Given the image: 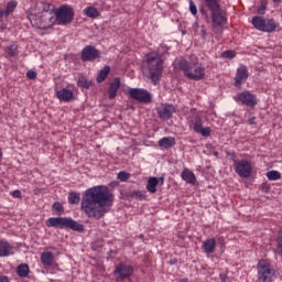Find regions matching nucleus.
Returning <instances> with one entry per match:
<instances>
[{
    "label": "nucleus",
    "instance_id": "obj_35",
    "mask_svg": "<svg viewBox=\"0 0 282 282\" xmlns=\"http://www.w3.org/2000/svg\"><path fill=\"white\" fill-rule=\"evenodd\" d=\"M129 177H131V174L129 172H126V171H120L118 173V180L120 182H127V180H129Z\"/></svg>",
    "mask_w": 282,
    "mask_h": 282
},
{
    "label": "nucleus",
    "instance_id": "obj_43",
    "mask_svg": "<svg viewBox=\"0 0 282 282\" xmlns=\"http://www.w3.org/2000/svg\"><path fill=\"white\" fill-rule=\"evenodd\" d=\"M270 188H271V186L269 183H262V185H261L262 193H270Z\"/></svg>",
    "mask_w": 282,
    "mask_h": 282
},
{
    "label": "nucleus",
    "instance_id": "obj_6",
    "mask_svg": "<svg viewBox=\"0 0 282 282\" xmlns=\"http://www.w3.org/2000/svg\"><path fill=\"white\" fill-rule=\"evenodd\" d=\"M45 225L47 226V228H69L70 230H75L76 232H83L85 230V226L67 217H51L46 219Z\"/></svg>",
    "mask_w": 282,
    "mask_h": 282
},
{
    "label": "nucleus",
    "instance_id": "obj_24",
    "mask_svg": "<svg viewBox=\"0 0 282 282\" xmlns=\"http://www.w3.org/2000/svg\"><path fill=\"white\" fill-rule=\"evenodd\" d=\"M160 184V180L155 176H152L148 180L147 191L149 193H158V185Z\"/></svg>",
    "mask_w": 282,
    "mask_h": 282
},
{
    "label": "nucleus",
    "instance_id": "obj_18",
    "mask_svg": "<svg viewBox=\"0 0 282 282\" xmlns=\"http://www.w3.org/2000/svg\"><path fill=\"white\" fill-rule=\"evenodd\" d=\"M215 248H217V241L215 238H208L202 246V250L205 254H213V252H215Z\"/></svg>",
    "mask_w": 282,
    "mask_h": 282
},
{
    "label": "nucleus",
    "instance_id": "obj_36",
    "mask_svg": "<svg viewBox=\"0 0 282 282\" xmlns=\"http://www.w3.org/2000/svg\"><path fill=\"white\" fill-rule=\"evenodd\" d=\"M3 19H8L7 13L0 9V30H6V23L3 22Z\"/></svg>",
    "mask_w": 282,
    "mask_h": 282
},
{
    "label": "nucleus",
    "instance_id": "obj_26",
    "mask_svg": "<svg viewBox=\"0 0 282 282\" xmlns=\"http://www.w3.org/2000/svg\"><path fill=\"white\" fill-rule=\"evenodd\" d=\"M109 72H111V67L109 66L101 68L97 75V83H105V80H107V76H109Z\"/></svg>",
    "mask_w": 282,
    "mask_h": 282
},
{
    "label": "nucleus",
    "instance_id": "obj_2",
    "mask_svg": "<svg viewBox=\"0 0 282 282\" xmlns=\"http://www.w3.org/2000/svg\"><path fill=\"white\" fill-rule=\"evenodd\" d=\"M28 19L33 28L47 30L56 23L54 6L47 2H36L29 9Z\"/></svg>",
    "mask_w": 282,
    "mask_h": 282
},
{
    "label": "nucleus",
    "instance_id": "obj_11",
    "mask_svg": "<svg viewBox=\"0 0 282 282\" xmlns=\"http://www.w3.org/2000/svg\"><path fill=\"white\" fill-rule=\"evenodd\" d=\"M234 100L239 105H245V107H257V95L250 93V90H245L242 93H238L234 96Z\"/></svg>",
    "mask_w": 282,
    "mask_h": 282
},
{
    "label": "nucleus",
    "instance_id": "obj_30",
    "mask_svg": "<svg viewBox=\"0 0 282 282\" xmlns=\"http://www.w3.org/2000/svg\"><path fill=\"white\" fill-rule=\"evenodd\" d=\"M17 6H19V2H17V0H11L7 3V8L3 11L4 13H7V17H10V14H12L14 10H17Z\"/></svg>",
    "mask_w": 282,
    "mask_h": 282
},
{
    "label": "nucleus",
    "instance_id": "obj_41",
    "mask_svg": "<svg viewBox=\"0 0 282 282\" xmlns=\"http://www.w3.org/2000/svg\"><path fill=\"white\" fill-rule=\"evenodd\" d=\"M198 133H200L204 138L210 137L212 130L210 128H203Z\"/></svg>",
    "mask_w": 282,
    "mask_h": 282
},
{
    "label": "nucleus",
    "instance_id": "obj_39",
    "mask_svg": "<svg viewBox=\"0 0 282 282\" xmlns=\"http://www.w3.org/2000/svg\"><path fill=\"white\" fill-rule=\"evenodd\" d=\"M193 129H194L195 133H199L202 131L203 127H202L200 119L195 121Z\"/></svg>",
    "mask_w": 282,
    "mask_h": 282
},
{
    "label": "nucleus",
    "instance_id": "obj_47",
    "mask_svg": "<svg viewBox=\"0 0 282 282\" xmlns=\"http://www.w3.org/2000/svg\"><path fill=\"white\" fill-rule=\"evenodd\" d=\"M0 282H10V280H8V276L2 275L0 276Z\"/></svg>",
    "mask_w": 282,
    "mask_h": 282
},
{
    "label": "nucleus",
    "instance_id": "obj_22",
    "mask_svg": "<svg viewBox=\"0 0 282 282\" xmlns=\"http://www.w3.org/2000/svg\"><path fill=\"white\" fill-rule=\"evenodd\" d=\"M175 138L173 137H164L159 141V147L161 149H173L175 147Z\"/></svg>",
    "mask_w": 282,
    "mask_h": 282
},
{
    "label": "nucleus",
    "instance_id": "obj_4",
    "mask_svg": "<svg viewBox=\"0 0 282 282\" xmlns=\"http://www.w3.org/2000/svg\"><path fill=\"white\" fill-rule=\"evenodd\" d=\"M178 69H181L189 80H204L206 76V67L199 63L197 56H192L191 62L181 59L178 62Z\"/></svg>",
    "mask_w": 282,
    "mask_h": 282
},
{
    "label": "nucleus",
    "instance_id": "obj_33",
    "mask_svg": "<svg viewBox=\"0 0 282 282\" xmlns=\"http://www.w3.org/2000/svg\"><path fill=\"white\" fill-rule=\"evenodd\" d=\"M77 85L78 87H83V89H89V87H91V82L87 80L85 77H79Z\"/></svg>",
    "mask_w": 282,
    "mask_h": 282
},
{
    "label": "nucleus",
    "instance_id": "obj_38",
    "mask_svg": "<svg viewBox=\"0 0 282 282\" xmlns=\"http://www.w3.org/2000/svg\"><path fill=\"white\" fill-rule=\"evenodd\" d=\"M265 10H268V4L265 2H261V4L258 8V14H265Z\"/></svg>",
    "mask_w": 282,
    "mask_h": 282
},
{
    "label": "nucleus",
    "instance_id": "obj_42",
    "mask_svg": "<svg viewBox=\"0 0 282 282\" xmlns=\"http://www.w3.org/2000/svg\"><path fill=\"white\" fill-rule=\"evenodd\" d=\"M26 78H29V80H34V78H36V72L34 70L26 72Z\"/></svg>",
    "mask_w": 282,
    "mask_h": 282
},
{
    "label": "nucleus",
    "instance_id": "obj_21",
    "mask_svg": "<svg viewBox=\"0 0 282 282\" xmlns=\"http://www.w3.org/2000/svg\"><path fill=\"white\" fill-rule=\"evenodd\" d=\"M181 177L186 184H195L197 182V177L195 176V173L188 169H184L181 173Z\"/></svg>",
    "mask_w": 282,
    "mask_h": 282
},
{
    "label": "nucleus",
    "instance_id": "obj_32",
    "mask_svg": "<svg viewBox=\"0 0 282 282\" xmlns=\"http://www.w3.org/2000/svg\"><path fill=\"white\" fill-rule=\"evenodd\" d=\"M267 177L270 180V182H276V180H281V173H279V171L272 170L267 173Z\"/></svg>",
    "mask_w": 282,
    "mask_h": 282
},
{
    "label": "nucleus",
    "instance_id": "obj_5",
    "mask_svg": "<svg viewBox=\"0 0 282 282\" xmlns=\"http://www.w3.org/2000/svg\"><path fill=\"white\" fill-rule=\"evenodd\" d=\"M207 10H209L212 14L213 28L217 30V28H221V25H226L228 20L226 19V11L221 9L219 6V0H204Z\"/></svg>",
    "mask_w": 282,
    "mask_h": 282
},
{
    "label": "nucleus",
    "instance_id": "obj_28",
    "mask_svg": "<svg viewBox=\"0 0 282 282\" xmlns=\"http://www.w3.org/2000/svg\"><path fill=\"white\" fill-rule=\"evenodd\" d=\"M7 56L9 58H14L19 54V46L17 44H12L6 48Z\"/></svg>",
    "mask_w": 282,
    "mask_h": 282
},
{
    "label": "nucleus",
    "instance_id": "obj_46",
    "mask_svg": "<svg viewBox=\"0 0 282 282\" xmlns=\"http://www.w3.org/2000/svg\"><path fill=\"white\" fill-rule=\"evenodd\" d=\"M256 120H257V118H254V117L249 118L248 124H256Z\"/></svg>",
    "mask_w": 282,
    "mask_h": 282
},
{
    "label": "nucleus",
    "instance_id": "obj_49",
    "mask_svg": "<svg viewBox=\"0 0 282 282\" xmlns=\"http://www.w3.org/2000/svg\"><path fill=\"white\" fill-rule=\"evenodd\" d=\"M282 0H273V3H281Z\"/></svg>",
    "mask_w": 282,
    "mask_h": 282
},
{
    "label": "nucleus",
    "instance_id": "obj_44",
    "mask_svg": "<svg viewBox=\"0 0 282 282\" xmlns=\"http://www.w3.org/2000/svg\"><path fill=\"white\" fill-rule=\"evenodd\" d=\"M199 12L206 19V21L210 19V15H208V12L206 11V9H199Z\"/></svg>",
    "mask_w": 282,
    "mask_h": 282
},
{
    "label": "nucleus",
    "instance_id": "obj_31",
    "mask_svg": "<svg viewBox=\"0 0 282 282\" xmlns=\"http://www.w3.org/2000/svg\"><path fill=\"white\" fill-rule=\"evenodd\" d=\"M130 197H132V199H139L140 202H143V199H147V192L145 191H134L130 194Z\"/></svg>",
    "mask_w": 282,
    "mask_h": 282
},
{
    "label": "nucleus",
    "instance_id": "obj_50",
    "mask_svg": "<svg viewBox=\"0 0 282 282\" xmlns=\"http://www.w3.org/2000/svg\"><path fill=\"white\" fill-rule=\"evenodd\" d=\"M202 33H203V34H206V31H205V30H202Z\"/></svg>",
    "mask_w": 282,
    "mask_h": 282
},
{
    "label": "nucleus",
    "instance_id": "obj_3",
    "mask_svg": "<svg viewBox=\"0 0 282 282\" xmlns=\"http://www.w3.org/2000/svg\"><path fill=\"white\" fill-rule=\"evenodd\" d=\"M143 69L144 74H147L152 83L158 85L164 72V59H162V56L158 53H149Z\"/></svg>",
    "mask_w": 282,
    "mask_h": 282
},
{
    "label": "nucleus",
    "instance_id": "obj_12",
    "mask_svg": "<svg viewBox=\"0 0 282 282\" xmlns=\"http://www.w3.org/2000/svg\"><path fill=\"white\" fill-rule=\"evenodd\" d=\"M234 170L242 178H248L252 175V164L248 160L234 161Z\"/></svg>",
    "mask_w": 282,
    "mask_h": 282
},
{
    "label": "nucleus",
    "instance_id": "obj_16",
    "mask_svg": "<svg viewBox=\"0 0 282 282\" xmlns=\"http://www.w3.org/2000/svg\"><path fill=\"white\" fill-rule=\"evenodd\" d=\"M14 254V247L4 239H0V258L12 257Z\"/></svg>",
    "mask_w": 282,
    "mask_h": 282
},
{
    "label": "nucleus",
    "instance_id": "obj_17",
    "mask_svg": "<svg viewBox=\"0 0 282 282\" xmlns=\"http://www.w3.org/2000/svg\"><path fill=\"white\" fill-rule=\"evenodd\" d=\"M120 78L116 77L109 85L108 88V98L109 100H113L116 96H118V91L120 89Z\"/></svg>",
    "mask_w": 282,
    "mask_h": 282
},
{
    "label": "nucleus",
    "instance_id": "obj_37",
    "mask_svg": "<svg viewBox=\"0 0 282 282\" xmlns=\"http://www.w3.org/2000/svg\"><path fill=\"white\" fill-rule=\"evenodd\" d=\"M189 11L193 14V17H197V6L193 0H189Z\"/></svg>",
    "mask_w": 282,
    "mask_h": 282
},
{
    "label": "nucleus",
    "instance_id": "obj_14",
    "mask_svg": "<svg viewBox=\"0 0 282 282\" xmlns=\"http://www.w3.org/2000/svg\"><path fill=\"white\" fill-rule=\"evenodd\" d=\"M250 73L248 72V66L241 65L237 68L235 76V87L241 89V85L248 80Z\"/></svg>",
    "mask_w": 282,
    "mask_h": 282
},
{
    "label": "nucleus",
    "instance_id": "obj_29",
    "mask_svg": "<svg viewBox=\"0 0 282 282\" xmlns=\"http://www.w3.org/2000/svg\"><path fill=\"white\" fill-rule=\"evenodd\" d=\"M86 17H89V19H98L100 17V12H98V9L95 7H88L85 9Z\"/></svg>",
    "mask_w": 282,
    "mask_h": 282
},
{
    "label": "nucleus",
    "instance_id": "obj_10",
    "mask_svg": "<svg viewBox=\"0 0 282 282\" xmlns=\"http://www.w3.org/2000/svg\"><path fill=\"white\" fill-rule=\"evenodd\" d=\"M129 96L133 100L142 102L143 105H149L153 100V95H151V93L144 88H130Z\"/></svg>",
    "mask_w": 282,
    "mask_h": 282
},
{
    "label": "nucleus",
    "instance_id": "obj_20",
    "mask_svg": "<svg viewBox=\"0 0 282 282\" xmlns=\"http://www.w3.org/2000/svg\"><path fill=\"white\" fill-rule=\"evenodd\" d=\"M56 97L63 102H69L74 98V93L67 88H63L56 93Z\"/></svg>",
    "mask_w": 282,
    "mask_h": 282
},
{
    "label": "nucleus",
    "instance_id": "obj_27",
    "mask_svg": "<svg viewBox=\"0 0 282 282\" xmlns=\"http://www.w3.org/2000/svg\"><path fill=\"white\" fill-rule=\"evenodd\" d=\"M17 274L21 279H25L28 276V274H30V267L25 263H22V264L18 265L17 267Z\"/></svg>",
    "mask_w": 282,
    "mask_h": 282
},
{
    "label": "nucleus",
    "instance_id": "obj_1",
    "mask_svg": "<svg viewBox=\"0 0 282 282\" xmlns=\"http://www.w3.org/2000/svg\"><path fill=\"white\" fill-rule=\"evenodd\" d=\"M68 203L79 204L80 210L88 219L97 221L105 217V214L111 210L113 206V193L108 186L96 185L86 189L80 199V194L70 192L68 194Z\"/></svg>",
    "mask_w": 282,
    "mask_h": 282
},
{
    "label": "nucleus",
    "instance_id": "obj_40",
    "mask_svg": "<svg viewBox=\"0 0 282 282\" xmlns=\"http://www.w3.org/2000/svg\"><path fill=\"white\" fill-rule=\"evenodd\" d=\"M53 209L56 210L57 213H63L65 210L59 202H55L53 204Z\"/></svg>",
    "mask_w": 282,
    "mask_h": 282
},
{
    "label": "nucleus",
    "instance_id": "obj_8",
    "mask_svg": "<svg viewBox=\"0 0 282 282\" xmlns=\"http://www.w3.org/2000/svg\"><path fill=\"white\" fill-rule=\"evenodd\" d=\"M133 272H135L133 265L127 264L124 262H119L115 267L113 276L117 282L129 281V279L133 276Z\"/></svg>",
    "mask_w": 282,
    "mask_h": 282
},
{
    "label": "nucleus",
    "instance_id": "obj_25",
    "mask_svg": "<svg viewBox=\"0 0 282 282\" xmlns=\"http://www.w3.org/2000/svg\"><path fill=\"white\" fill-rule=\"evenodd\" d=\"M279 28V24L274 22V19H264V28L263 32H275V30Z\"/></svg>",
    "mask_w": 282,
    "mask_h": 282
},
{
    "label": "nucleus",
    "instance_id": "obj_9",
    "mask_svg": "<svg viewBox=\"0 0 282 282\" xmlns=\"http://www.w3.org/2000/svg\"><path fill=\"white\" fill-rule=\"evenodd\" d=\"M54 12L58 25H67L70 21H74V9L67 4L54 9Z\"/></svg>",
    "mask_w": 282,
    "mask_h": 282
},
{
    "label": "nucleus",
    "instance_id": "obj_19",
    "mask_svg": "<svg viewBox=\"0 0 282 282\" xmlns=\"http://www.w3.org/2000/svg\"><path fill=\"white\" fill-rule=\"evenodd\" d=\"M41 263L44 268H52V265H54V253H52V251L42 252Z\"/></svg>",
    "mask_w": 282,
    "mask_h": 282
},
{
    "label": "nucleus",
    "instance_id": "obj_13",
    "mask_svg": "<svg viewBox=\"0 0 282 282\" xmlns=\"http://www.w3.org/2000/svg\"><path fill=\"white\" fill-rule=\"evenodd\" d=\"M80 58L83 63H93L96 58H100V51L94 45H87L82 50Z\"/></svg>",
    "mask_w": 282,
    "mask_h": 282
},
{
    "label": "nucleus",
    "instance_id": "obj_34",
    "mask_svg": "<svg viewBox=\"0 0 282 282\" xmlns=\"http://www.w3.org/2000/svg\"><path fill=\"white\" fill-rule=\"evenodd\" d=\"M237 56V52L232 50H228L221 53V58H229L232 59Z\"/></svg>",
    "mask_w": 282,
    "mask_h": 282
},
{
    "label": "nucleus",
    "instance_id": "obj_15",
    "mask_svg": "<svg viewBox=\"0 0 282 282\" xmlns=\"http://www.w3.org/2000/svg\"><path fill=\"white\" fill-rule=\"evenodd\" d=\"M158 113L161 120H170V118H173V113H175V107L173 105H163L158 108Z\"/></svg>",
    "mask_w": 282,
    "mask_h": 282
},
{
    "label": "nucleus",
    "instance_id": "obj_45",
    "mask_svg": "<svg viewBox=\"0 0 282 282\" xmlns=\"http://www.w3.org/2000/svg\"><path fill=\"white\" fill-rule=\"evenodd\" d=\"M12 197L21 199V191H19V189L13 191L12 192Z\"/></svg>",
    "mask_w": 282,
    "mask_h": 282
},
{
    "label": "nucleus",
    "instance_id": "obj_23",
    "mask_svg": "<svg viewBox=\"0 0 282 282\" xmlns=\"http://www.w3.org/2000/svg\"><path fill=\"white\" fill-rule=\"evenodd\" d=\"M251 23L256 30H259L260 32H263V28L265 25V18L256 15L252 18Z\"/></svg>",
    "mask_w": 282,
    "mask_h": 282
},
{
    "label": "nucleus",
    "instance_id": "obj_7",
    "mask_svg": "<svg viewBox=\"0 0 282 282\" xmlns=\"http://www.w3.org/2000/svg\"><path fill=\"white\" fill-rule=\"evenodd\" d=\"M258 281L272 282L276 279V271L267 260H260L257 265Z\"/></svg>",
    "mask_w": 282,
    "mask_h": 282
},
{
    "label": "nucleus",
    "instance_id": "obj_48",
    "mask_svg": "<svg viewBox=\"0 0 282 282\" xmlns=\"http://www.w3.org/2000/svg\"><path fill=\"white\" fill-rule=\"evenodd\" d=\"M3 160V151L0 149V162Z\"/></svg>",
    "mask_w": 282,
    "mask_h": 282
}]
</instances>
